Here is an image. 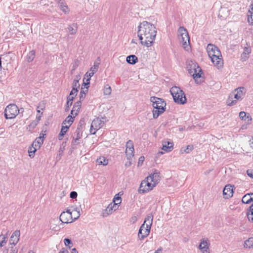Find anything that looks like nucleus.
I'll use <instances>...</instances> for the list:
<instances>
[{
    "label": "nucleus",
    "instance_id": "774afa93",
    "mask_svg": "<svg viewBox=\"0 0 253 253\" xmlns=\"http://www.w3.org/2000/svg\"><path fill=\"white\" fill-rule=\"evenodd\" d=\"M162 252V249L160 248L159 249H158L155 252V253H161Z\"/></svg>",
    "mask_w": 253,
    "mask_h": 253
},
{
    "label": "nucleus",
    "instance_id": "864d4df0",
    "mask_svg": "<svg viewBox=\"0 0 253 253\" xmlns=\"http://www.w3.org/2000/svg\"><path fill=\"white\" fill-rule=\"evenodd\" d=\"M75 134L76 135V137L80 139L82 136V132L81 130H77L76 129L75 131Z\"/></svg>",
    "mask_w": 253,
    "mask_h": 253
},
{
    "label": "nucleus",
    "instance_id": "8fccbe9b",
    "mask_svg": "<svg viewBox=\"0 0 253 253\" xmlns=\"http://www.w3.org/2000/svg\"><path fill=\"white\" fill-rule=\"evenodd\" d=\"M79 65V61L78 60H75L73 64L72 69L71 70L72 72L73 71H75L78 68Z\"/></svg>",
    "mask_w": 253,
    "mask_h": 253
},
{
    "label": "nucleus",
    "instance_id": "49530a36",
    "mask_svg": "<svg viewBox=\"0 0 253 253\" xmlns=\"http://www.w3.org/2000/svg\"><path fill=\"white\" fill-rule=\"evenodd\" d=\"M84 120L83 119H81L79 123V124L78 125V126H77V130H81L82 129L83 127H84Z\"/></svg>",
    "mask_w": 253,
    "mask_h": 253
},
{
    "label": "nucleus",
    "instance_id": "c03bdc74",
    "mask_svg": "<svg viewBox=\"0 0 253 253\" xmlns=\"http://www.w3.org/2000/svg\"><path fill=\"white\" fill-rule=\"evenodd\" d=\"M70 127V125H66V126H64L63 125V126H62V128H61V131H60V133L61 134H63L65 135V134H66V133L67 132V131H68V129H69Z\"/></svg>",
    "mask_w": 253,
    "mask_h": 253
},
{
    "label": "nucleus",
    "instance_id": "37998d69",
    "mask_svg": "<svg viewBox=\"0 0 253 253\" xmlns=\"http://www.w3.org/2000/svg\"><path fill=\"white\" fill-rule=\"evenodd\" d=\"M111 91H112L111 88L108 84H106L105 85L104 88V91H103L104 94L105 95L110 94L111 93Z\"/></svg>",
    "mask_w": 253,
    "mask_h": 253
},
{
    "label": "nucleus",
    "instance_id": "ddd939ff",
    "mask_svg": "<svg viewBox=\"0 0 253 253\" xmlns=\"http://www.w3.org/2000/svg\"><path fill=\"white\" fill-rule=\"evenodd\" d=\"M20 235V231L18 230H15L12 234L9 240V244L11 245H16L19 240Z\"/></svg>",
    "mask_w": 253,
    "mask_h": 253
},
{
    "label": "nucleus",
    "instance_id": "f03ea898",
    "mask_svg": "<svg viewBox=\"0 0 253 253\" xmlns=\"http://www.w3.org/2000/svg\"><path fill=\"white\" fill-rule=\"evenodd\" d=\"M150 101L152 103V106L154 107L153 110V118L156 119L165 111L166 103L163 99L155 96L151 97Z\"/></svg>",
    "mask_w": 253,
    "mask_h": 253
},
{
    "label": "nucleus",
    "instance_id": "9b49d317",
    "mask_svg": "<svg viewBox=\"0 0 253 253\" xmlns=\"http://www.w3.org/2000/svg\"><path fill=\"white\" fill-rule=\"evenodd\" d=\"M126 154L127 159L129 160H131L134 156V147L133 142L129 140L126 143Z\"/></svg>",
    "mask_w": 253,
    "mask_h": 253
},
{
    "label": "nucleus",
    "instance_id": "052dcab7",
    "mask_svg": "<svg viewBox=\"0 0 253 253\" xmlns=\"http://www.w3.org/2000/svg\"><path fill=\"white\" fill-rule=\"evenodd\" d=\"M137 220L136 216H133L130 219V222L134 223Z\"/></svg>",
    "mask_w": 253,
    "mask_h": 253
},
{
    "label": "nucleus",
    "instance_id": "0e129e2a",
    "mask_svg": "<svg viewBox=\"0 0 253 253\" xmlns=\"http://www.w3.org/2000/svg\"><path fill=\"white\" fill-rule=\"evenodd\" d=\"M64 136V134H61V133H59V135H58V139L59 140H61L63 139V136Z\"/></svg>",
    "mask_w": 253,
    "mask_h": 253
},
{
    "label": "nucleus",
    "instance_id": "b1692460",
    "mask_svg": "<svg viewBox=\"0 0 253 253\" xmlns=\"http://www.w3.org/2000/svg\"><path fill=\"white\" fill-rule=\"evenodd\" d=\"M153 215L152 213L148 214L147 216L145 217L144 222L143 224L148 226L149 227H151L153 222Z\"/></svg>",
    "mask_w": 253,
    "mask_h": 253
},
{
    "label": "nucleus",
    "instance_id": "7c9ffc66",
    "mask_svg": "<svg viewBox=\"0 0 253 253\" xmlns=\"http://www.w3.org/2000/svg\"><path fill=\"white\" fill-rule=\"evenodd\" d=\"M58 5L65 14H67L69 12L68 7L64 1L60 3Z\"/></svg>",
    "mask_w": 253,
    "mask_h": 253
},
{
    "label": "nucleus",
    "instance_id": "79ce46f5",
    "mask_svg": "<svg viewBox=\"0 0 253 253\" xmlns=\"http://www.w3.org/2000/svg\"><path fill=\"white\" fill-rule=\"evenodd\" d=\"M37 150V149H36V148L32 146L30 147L28 150L29 157L30 158H33L35 156V153Z\"/></svg>",
    "mask_w": 253,
    "mask_h": 253
},
{
    "label": "nucleus",
    "instance_id": "6ab92c4d",
    "mask_svg": "<svg viewBox=\"0 0 253 253\" xmlns=\"http://www.w3.org/2000/svg\"><path fill=\"white\" fill-rule=\"evenodd\" d=\"M80 87V84L78 79H75L73 81L72 89L70 93V95H77L78 91V89Z\"/></svg>",
    "mask_w": 253,
    "mask_h": 253
},
{
    "label": "nucleus",
    "instance_id": "dca6fc26",
    "mask_svg": "<svg viewBox=\"0 0 253 253\" xmlns=\"http://www.w3.org/2000/svg\"><path fill=\"white\" fill-rule=\"evenodd\" d=\"M44 138V134L40 133V136L37 138L33 142L32 146L39 149L40 148L42 144L43 143Z\"/></svg>",
    "mask_w": 253,
    "mask_h": 253
},
{
    "label": "nucleus",
    "instance_id": "bf43d9fd",
    "mask_svg": "<svg viewBox=\"0 0 253 253\" xmlns=\"http://www.w3.org/2000/svg\"><path fill=\"white\" fill-rule=\"evenodd\" d=\"M79 138L76 137L75 138H73V139L72 142V145H77L78 144V141L79 140Z\"/></svg>",
    "mask_w": 253,
    "mask_h": 253
},
{
    "label": "nucleus",
    "instance_id": "5fc2aeb1",
    "mask_svg": "<svg viewBox=\"0 0 253 253\" xmlns=\"http://www.w3.org/2000/svg\"><path fill=\"white\" fill-rule=\"evenodd\" d=\"M82 101H81L80 100L77 102H76L74 105V107L76 108H79L80 109L81 107V106H82Z\"/></svg>",
    "mask_w": 253,
    "mask_h": 253
},
{
    "label": "nucleus",
    "instance_id": "5701e85b",
    "mask_svg": "<svg viewBox=\"0 0 253 253\" xmlns=\"http://www.w3.org/2000/svg\"><path fill=\"white\" fill-rule=\"evenodd\" d=\"M88 85L85 86H84V84L82 85L80 93V99L81 101H83L85 98V94L88 91Z\"/></svg>",
    "mask_w": 253,
    "mask_h": 253
},
{
    "label": "nucleus",
    "instance_id": "39448f33",
    "mask_svg": "<svg viewBox=\"0 0 253 253\" xmlns=\"http://www.w3.org/2000/svg\"><path fill=\"white\" fill-rule=\"evenodd\" d=\"M4 113L5 119H11L20 113V110L15 104H11L6 107Z\"/></svg>",
    "mask_w": 253,
    "mask_h": 253
},
{
    "label": "nucleus",
    "instance_id": "ea45409f",
    "mask_svg": "<svg viewBox=\"0 0 253 253\" xmlns=\"http://www.w3.org/2000/svg\"><path fill=\"white\" fill-rule=\"evenodd\" d=\"M93 73H91V72L90 73L86 72L85 74V76L87 78L86 83H84V86L88 85L90 84V78L93 76Z\"/></svg>",
    "mask_w": 253,
    "mask_h": 253
},
{
    "label": "nucleus",
    "instance_id": "4d7b16f0",
    "mask_svg": "<svg viewBox=\"0 0 253 253\" xmlns=\"http://www.w3.org/2000/svg\"><path fill=\"white\" fill-rule=\"evenodd\" d=\"M247 175L251 178H253V170L251 169H248L247 170Z\"/></svg>",
    "mask_w": 253,
    "mask_h": 253
},
{
    "label": "nucleus",
    "instance_id": "a19ab883",
    "mask_svg": "<svg viewBox=\"0 0 253 253\" xmlns=\"http://www.w3.org/2000/svg\"><path fill=\"white\" fill-rule=\"evenodd\" d=\"M253 246V238H250L245 242L244 247L250 248Z\"/></svg>",
    "mask_w": 253,
    "mask_h": 253
},
{
    "label": "nucleus",
    "instance_id": "603ef678",
    "mask_svg": "<svg viewBox=\"0 0 253 253\" xmlns=\"http://www.w3.org/2000/svg\"><path fill=\"white\" fill-rule=\"evenodd\" d=\"M74 97L72 96L69 95V96L67 98V105H70V106H71L72 105V101L74 99Z\"/></svg>",
    "mask_w": 253,
    "mask_h": 253
},
{
    "label": "nucleus",
    "instance_id": "f3484780",
    "mask_svg": "<svg viewBox=\"0 0 253 253\" xmlns=\"http://www.w3.org/2000/svg\"><path fill=\"white\" fill-rule=\"evenodd\" d=\"M233 188L230 185L225 186L223 190V194L225 198H229L233 196Z\"/></svg>",
    "mask_w": 253,
    "mask_h": 253
},
{
    "label": "nucleus",
    "instance_id": "c85d7f7f",
    "mask_svg": "<svg viewBox=\"0 0 253 253\" xmlns=\"http://www.w3.org/2000/svg\"><path fill=\"white\" fill-rule=\"evenodd\" d=\"M118 209L117 207H115V205H114L112 203L109 204L106 209L105 210V211L106 212V214L107 215L110 214L112 213L113 211H115Z\"/></svg>",
    "mask_w": 253,
    "mask_h": 253
},
{
    "label": "nucleus",
    "instance_id": "4c0bfd02",
    "mask_svg": "<svg viewBox=\"0 0 253 253\" xmlns=\"http://www.w3.org/2000/svg\"><path fill=\"white\" fill-rule=\"evenodd\" d=\"M114 205H115V207L118 208V206L121 203V198L119 196V194H116L113 200Z\"/></svg>",
    "mask_w": 253,
    "mask_h": 253
},
{
    "label": "nucleus",
    "instance_id": "9d476101",
    "mask_svg": "<svg viewBox=\"0 0 253 253\" xmlns=\"http://www.w3.org/2000/svg\"><path fill=\"white\" fill-rule=\"evenodd\" d=\"M151 227L144 225V224H142L138 231V237L140 240H142L145 238L147 237L150 232Z\"/></svg>",
    "mask_w": 253,
    "mask_h": 253
},
{
    "label": "nucleus",
    "instance_id": "c9c22d12",
    "mask_svg": "<svg viewBox=\"0 0 253 253\" xmlns=\"http://www.w3.org/2000/svg\"><path fill=\"white\" fill-rule=\"evenodd\" d=\"M35 57V52L34 50H32L29 52L26 56L27 61L30 63L33 61Z\"/></svg>",
    "mask_w": 253,
    "mask_h": 253
},
{
    "label": "nucleus",
    "instance_id": "412c9836",
    "mask_svg": "<svg viewBox=\"0 0 253 253\" xmlns=\"http://www.w3.org/2000/svg\"><path fill=\"white\" fill-rule=\"evenodd\" d=\"M196 70H193V71H190L189 73L193 78V79L196 82L197 79L201 77V75L202 74V70L200 68V70H198L197 68H195Z\"/></svg>",
    "mask_w": 253,
    "mask_h": 253
},
{
    "label": "nucleus",
    "instance_id": "7ed1b4c3",
    "mask_svg": "<svg viewBox=\"0 0 253 253\" xmlns=\"http://www.w3.org/2000/svg\"><path fill=\"white\" fill-rule=\"evenodd\" d=\"M170 92L172 96L174 101L178 104H184L187 101L183 91L178 86H173L170 88Z\"/></svg>",
    "mask_w": 253,
    "mask_h": 253
},
{
    "label": "nucleus",
    "instance_id": "2f4dec72",
    "mask_svg": "<svg viewBox=\"0 0 253 253\" xmlns=\"http://www.w3.org/2000/svg\"><path fill=\"white\" fill-rule=\"evenodd\" d=\"M97 60H98V61H95L94 63L93 66L92 67H91L90 69V71L91 73H93V74L94 73H95L98 69L99 65L100 64V58L98 57Z\"/></svg>",
    "mask_w": 253,
    "mask_h": 253
},
{
    "label": "nucleus",
    "instance_id": "473e14b6",
    "mask_svg": "<svg viewBox=\"0 0 253 253\" xmlns=\"http://www.w3.org/2000/svg\"><path fill=\"white\" fill-rule=\"evenodd\" d=\"M75 116H72L71 115L68 116L65 120L63 122L62 125H65L67 123L70 125V126L74 122Z\"/></svg>",
    "mask_w": 253,
    "mask_h": 253
},
{
    "label": "nucleus",
    "instance_id": "680f3d73",
    "mask_svg": "<svg viewBox=\"0 0 253 253\" xmlns=\"http://www.w3.org/2000/svg\"><path fill=\"white\" fill-rule=\"evenodd\" d=\"M144 161V157L141 156L139 159L138 165H139L140 164H142L143 163Z\"/></svg>",
    "mask_w": 253,
    "mask_h": 253
},
{
    "label": "nucleus",
    "instance_id": "e433bc0d",
    "mask_svg": "<svg viewBox=\"0 0 253 253\" xmlns=\"http://www.w3.org/2000/svg\"><path fill=\"white\" fill-rule=\"evenodd\" d=\"M242 201L244 204H249L252 202V199L250 196V193L245 195L242 198Z\"/></svg>",
    "mask_w": 253,
    "mask_h": 253
},
{
    "label": "nucleus",
    "instance_id": "72a5a7b5",
    "mask_svg": "<svg viewBox=\"0 0 253 253\" xmlns=\"http://www.w3.org/2000/svg\"><path fill=\"white\" fill-rule=\"evenodd\" d=\"M96 162L99 165L106 166L108 163V160L104 157H100L97 159Z\"/></svg>",
    "mask_w": 253,
    "mask_h": 253
},
{
    "label": "nucleus",
    "instance_id": "4468645a",
    "mask_svg": "<svg viewBox=\"0 0 253 253\" xmlns=\"http://www.w3.org/2000/svg\"><path fill=\"white\" fill-rule=\"evenodd\" d=\"M160 175V172L157 170L155 169L154 172L150 174L147 177L150 178L151 182H153L156 185L160 181L161 177Z\"/></svg>",
    "mask_w": 253,
    "mask_h": 253
},
{
    "label": "nucleus",
    "instance_id": "423d86ee",
    "mask_svg": "<svg viewBox=\"0 0 253 253\" xmlns=\"http://www.w3.org/2000/svg\"><path fill=\"white\" fill-rule=\"evenodd\" d=\"M156 185L155 183L151 182L149 178L147 177L144 180L141 181L138 192L140 193L143 194L147 193L152 190Z\"/></svg>",
    "mask_w": 253,
    "mask_h": 253
},
{
    "label": "nucleus",
    "instance_id": "f257e3e1",
    "mask_svg": "<svg viewBox=\"0 0 253 253\" xmlns=\"http://www.w3.org/2000/svg\"><path fill=\"white\" fill-rule=\"evenodd\" d=\"M157 34L155 26L147 21H143L138 26V37L142 45L150 47L154 41Z\"/></svg>",
    "mask_w": 253,
    "mask_h": 253
},
{
    "label": "nucleus",
    "instance_id": "13d9d810",
    "mask_svg": "<svg viewBox=\"0 0 253 253\" xmlns=\"http://www.w3.org/2000/svg\"><path fill=\"white\" fill-rule=\"evenodd\" d=\"M248 21L249 23L250 24L253 25V23H252V22H253V16H251V14H249L248 15Z\"/></svg>",
    "mask_w": 253,
    "mask_h": 253
},
{
    "label": "nucleus",
    "instance_id": "aec40b11",
    "mask_svg": "<svg viewBox=\"0 0 253 253\" xmlns=\"http://www.w3.org/2000/svg\"><path fill=\"white\" fill-rule=\"evenodd\" d=\"M173 148V144L172 142L169 141H164L163 143L162 150L164 151L169 152L171 151Z\"/></svg>",
    "mask_w": 253,
    "mask_h": 253
},
{
    "label": "nucleus",
    "instance_id": "a18cd8bd",
    "mask_svg": "<svg viewBox=\"0 0 253 253\" xmlns=\"http://www.w3.org/2000/svg\"><path fill=\"white\" fill-rule=\"evenodd\" d=\"M251 52V48L249 46L245 47L244 49V52L243 53V55H245L246 58H248L247 56H246V54H249Z\"/></svg>",
    "mask_w": 253,
    "mask_h": 253
},
{
    "label": "nucleus",
    "instance_id": "4be33fe9",
    "mask_svg": "<svg viewBox=\"0 0 253 253\" xmlns=\"http://www.w3.org/2000/svg\"><path fill=\"white\" fill-rule=\"evenodd\" d=\"M195 68H197L198 70H200V67L198 66L197 63L193 61H190L187 62V68L189 73L190 71H193L194 69L196 70Z\"/></svg>",
    "mask_w": 253,
    "mask_h": 253
},
{
    "label": "nucleus",
    "instance_id": "09e8293b",
    "mask_svg": "<svg viewBox=\"0 0 253 253\" xmlns=\"http://www.w3.org/2000/svg\"><path fill=\"white\" fill-rule=\"evenodd\" d=\"M80 111V109L74 107L73 106V108L72 110H71V114L73 116H75V117L78 114L79 112Z\"/></svg>",
    "mask_w": 253,
    "mask_h": 253
},
{
    "label": "nucleus",
    "instance_id": "58836bf2",
    "mask_svg": "<svg viewBox=\"0 0 253 253\" xmlns=\"http://www.w3.org/2000/svg\"><path fill=\"white\" fill-rule=\"evenodd\" d=\"M249 221H253V204L250 206V210L247 213Z\"/></svg>",
    "mask_w": 253,
    "mask_h": 253
},
{
    "label": "nucleus",
    "instance_id": "338daca9",
    "mask_svg": "<svg viewBox=\"0 0 253 253\" xmlns=\"http://www.w3.org/2000/svg\"><path fill=\"white\" fill-rule=\"evenodd\" d=\"M71 253H78V252L76 248H73L72 249Z\"/></svg>",
    "mask_w": 253,
    "mask_h": 253
},
{
    "label": "nucleus",
    "instance_id": "1a4fd4ad",
    "mask_svg": "<svg viewBox=\"0 0 253 253\" xmlns=\"http://www.w3.org/2000/svg\"><path fill=\"white\" fill-rule=\"evenodd\" d=\"M207 49L210 57L222 56L221 52L217 47L212 44H209L207 46Z\"/></svg>",
    "mask_w": 253,
    "mask_h": 253
},
{
    "label": "nucleus",
    "instance_id": "bb28decb",
    "mask_svg": "<svg viewBox=\"0 0 253 253\" xmlns=\"http://www.w3.org/2000/svg\"><path fill=\"white\" fill-rule=\"evenodd\" d=\"M68 29L70 34L75 35L78 30V25L77 23H72L68 27Z\"/></svg>",
    "mask_w": 253,
    "mask_h": 253
},
{
    "label": "nucleus",
    "instance_id": "0eeeda50",
    "mask_svg": "<svg viewBox=\"0 0 253 253\" xmlns=\"http://www.w3.org/2000/svg\"><path fill=\"white\" fill-rule=\"evenodd\" d=\"M75 211L77 212V216L74 217V219H73L71 213H67L65 212V211H63L60 215V220L63 223H69L72 222L73 221L77 219L80 216L79 211L76 210H75Z\"/></svg>",
    "mask_w": 253,
    "mask_h": 253
},
{
    "label": "nucleus",
    "instance_id": "f704fd0d",
    "mask_svg": "<svg viewBox=\"0 0 253 253\" xmlns=\"http://www.w3.org/2000/svg\"><path fill=\"white\" fill-rule=\"evenodd\" d=\"M233 95L230 94L226 101V103L228 106H233L237 103V100H233Z\"/></svg>",
    "mask_w": 253,
    "mask_h": 253
},
{
    "label": "nucleus",
    "instance_id": "f8f14e48",
    "mask_svg": "<svg viewBox=\"0 0 253 253\" xmlns=\"http://www.w3.org/2000/svg\"><path fill=\"white\" fill-rule=\"evenodd\" d=\"M246 93V89L244 87H240L234 90L231 94L233 95L234 98L238 100H242L244 97Z\"/></svg>",
    "mask_w": 253,
    "mask_h": 253
},
{
    "label": "nucleus",
    "instance_id": "3c124183",
    "mask_svg": "<svg viewBox=\"0 0 253 253\" xmlns=\"http://www.w3.org/2000/svg\"><path fill=\"white\" fill-rule=\"evenodd\" d=\"M38 124V120H35L33 121L29 125L30 128H34Z\"/></svg>",
    "mask_w": 253,
    "mask_h": 253
},
{
    "label": "nucleus",
    "instance_id": "20e7f679",
    "mask_svg": "<svg viewBox=\"0 0 253 253\" xmlns=\"http://www.w3.org/2000/svg\"><path fill=\"white\" fill-rule=\"evenodd\" d=\"M178 38L184 48L190 44V38L187 30L183 27H180L178 30Z\"/></svg>",
    "mask_w": 253,
    "mask_h": 253
},
{
    "label": "nucleus",
    "instance_id": "393cba45",
    "mask_svg": "<svg viewBox=\"0 0 253 253\" xmlns=\"http://www.w3.org/2000/svg\"><path fill=\"white\" fill-rule=\"evenodd\" d=\"M239 117H240V119H241L242 120H244L245 121H247V123L248 124H251L252 120V117L249 115H248L247 116V114L245 112H243V111L239 113Z\"/></svg>",
    "mask_w": 253,
    "mask_h": 253
},
{
    "label": "nucleus",
    "instance_id": "c756f323",
    "mask_svg": "<svg viewBox=\"0 0 253 253\" xmlns=\"http://www.w3.org/2000/svg\"><path fill=\"white\" fill-rule=\"evenodd\" d=\"M8 235V231L5 235L2 234L0 235V248L3 247L6 244Z\"/></svg>",
    "mask_w": 253,
    "mask_h": 253
},
{
    "label": "nucleus",
    "instance_id": "de8ad7c7",
    "mask_svg": "<svg viewBox=\"0 0 253 253\" xmlns=\"http://www.w3.org/2000/svg\"><path fill=\"white\" fill-rule=\"evenodd\" d=\"M64 242L66 246H69V248L70 249L71 246H70V245L72 246H73V243L71 241V240L68 239V238H65L64 240Z\"/></svg>",
    "mask_w": 253,
    "mask_h": 253
},
{
    "label": "nucleus",
    "instance_id": "cd10ccee",
    "mask_svg": "<svg viewBox=\"0 0 253 253\" xmlns=\"http://www.w3.org/2000/svg\"><path fill=\"white\" fill-rule=\"evenodd\" d=\"M194 149V146L192 145H188L186 147H182L180 149V152L182 154H188Z\"/></svg>",
    "mask_w": 253,
    "mask_h": 253
},
{
    "label": "nucleus",
    "instance_id": "2eb2a0df",
    "mask_svg": "<svg viewBox=\"0 0 253 253\" xmlns=\"http://www.w3.org/2000/svg\"><path fill=\"white\" fill-rule=\"evenodd\" d=\"M214 65L218 69L222 67L223 64V61L221 56H215L210 57Z\"/></svg>",
    "mask_w": 253,
    "mask_h": 253
},
{
    "label": "nucleus",
    "instance_id": "a211bd4d",
    "mask_svg": "<svg viewBox=\"0 0 253 253\" xmlns=\"http://www.w3.org/2000/svg\"><path fill=\"white\" fill-rule=\"evenodd\" d=\"M199 248L202 251L203 253H210L208 240H203L202 241L199 246Z\"/></svg>",
    "mask_w": 253,
    "mask_h": 253
},
{
    "label": "nucleus",
    "instance_id": "a878e982",
    "mask_svg": "<svg viewBox=\"0 0 253 253\" xmlns=\"http://www.w3.org/2000/svg\"><path fill=\"white\" fill-rule=\"evenodd\" d=\"M126 61L128 64L134 65L138 61V58L135 55H130L126 57Z\"/></svg>",
    "mask_w": 253,
    "mask_h": 253
},
{
    "label": "nucleus",
    "instance_id": "6e6d98bb",
    "mask_svg": "<svg viewBox=\"0 0 253 253\" xmlns=\"http://www.w3.org/2000/svg\"><path fill=\"white\" fill-rule=\"evenodd\" d=\"M77 193L76 191H72L70 194V197L72 199H75L77 197Z\"/></svg>",
    "mask_w": 253,
    "mask_h": 253
},
{
    "label": "nucleus",
    "instance_id": "69168bd1",
    "mask_svg": "<svg viewBox=\"0 0 253 253\" xmlns=\"http://www.w3.org/2000/svg\"><path fill=\"white\" fill-rule=\"evenodd\" d=\"M59 253H69V252L67 249H63V250L60 251Z\"/></svg>",
    "mask_w": 253,
    "mask_h": 253
},
{
    "label": "nucleus",
    "instance_id": "6e6552de",
    "mask_svg": "<svg viewBox=\"0 0 253 253\" xmlns=\"http://www.w3.org/2000/svg\"><path fill=\"white\" fill-rule=\"evenodd\" d=\"M104 124V121L100 120L99 118L94 119L91 125L90 133L92 134H95L96 131L102 127Z\"/></svg>",
    "mask_w": 253,
    "mask_h": 253
},
{
    "label": "nucleus",
    "instance_id": "e2e57ef3",
    "mask_svg": "<svg viewBox=\"0 0 253 253\" xmlns=\"http://www.w3.org/2000/svg\"><path fill=\"white\" fill-rule=\"evenodd\" d=\"M11 252L10 253H17L18 250L16 248H13L12 247H11Z\"/></svg>",
    "mask_w": 253,
    "mask_h": 253
}]
</instances>
